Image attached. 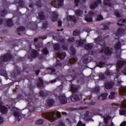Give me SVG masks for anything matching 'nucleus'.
<instances>
[{
	"label": "nucleus",
	"mask_w": 126,
	"mask_h": 126,
	"mask_svg": "<svg viewBox=\"0 0 126 126\" xmlns=\"http://www.w3.org/2000/svg\"><path fill=\"white\" fill-rule=\"evenodd\" d=\"M43 118L48 120V121H54L60 118L61 117V113L59 111H57L56 113L54 112H46L42 115Z\"/></svg>",
	"instance_id": "obj_1"
},
{
	"label": "nucleus",
	"mask_w": 126,
	"mask_h": 126,
	"mask_svg": "<svg viewBox=\"0 0 126 126\" xmlns=\"http://www.w3.org/2000/svg\"><path fill=\"white\" fill-rule=\"evenodd\" d=\"M70 89L72 94L69 99H70L72 102H76V101H80V100L82 99V95L81 94H74L75 92H77V88L71 86Z\"/></svg>",
	"instance_id": "obj_2"
},
{
	"label": "nucleus",
	"mask_w": 126,
	"mask_h": 126,
	"mask_svg": "<svg viewBox=\"0 0 126 126\" xmlns=\"http://www.w3.org/2000/svg\"><path fill=\"white\" fill-rule=\"evenodd\" d=\"M100 54H103L104 53L105 56L107 57H110L111 55H113V50L110 49L109 47H107V46H104L100 51Z\"/></svg>",
	"instance_id": "obj_3"
},
{
	"label": "nucleus",
	"mask_w": 126,
	"mask_h": 126,
	"mask_svg": "<svg viewBox=\"0 0 126 126\" xmlns=\"http://www.w3.org/2000/svg\"><path fill=\"white\" fill-rule=\"evenodd\" d=\"M13 56L10 53H7L5 54L4 56H2L0 57V62H7L9 61V60H11L12 59Z\"/></svg>",
	"instance_id": "obj_4"
},
{
	"label": "nucleus",
	"mask_w": 126,
	"mask_h": 126,
	"mask_svg": "<svg viewBox=\"0 0 126 126\" xmlns=\"http://www.w3.org/2000/svg\"><path fill=\"white\" fill-rule=\"evenodd\" d=\"M56 98H58L59 100L60 103L62 105H65L67 103V98L66 97L65 95H60L56 96Z\"/></svg>",
	"instance_id": "obj_5"
},
{
	"label": "nucleus",
	"mask_w": 126,
	"mask_h": 126,
	"mask_svg": "<svg viewBox=\"0 0 126 126\" xmlns=\"http://www.w3.org/2000/svg\"><path fill=\"white\" fill-rule=\"evenodd\" d=\"M125 32H126V29L125 28H119L115 32L116 36L118 37V38H121L125 34Z\"/></svg>",
	"instance_id": "obj_6"
},
{
	"label": "nucleus",
	"mask_w": 126,
	"mask_h": 126,
	"mask_svg": "<svg viewBox=\"0 0 126 126\" xmlns=\"http://www.w3.org/2000/svg\"><path fill=\"white\" fill-rule=\"evenodd\" d=\"M115 86V82L113 81H107L104 83V87L107 90L112 89Z\"/></svg>",
	"instance_id": "obj_7"
},
{
	"label": "nucleus",
	"mask_w": 126,
	"mask_h": 126,
	"mask_svg": "<svg viewBox=\"0 0 126 126\" xmlns=\"http://www.w3.org/2000/svg\"><path fill=\"white\" fill-rule=\"evenodd\" d=\"M39 55V52L36 50H32L30 56H28V59H35Z\"/></svg>",
	"instance_id": "obj_8"
},
{
	"label": "nucleus",
	"mask_w": 126,
	"mask_h": 126,
	"mask_svg": "<svg viewBox=\"0 0 126 126\" xmlns=\"http://www.w3.org/2000/svg\"><path fill=\"white\" fill-rule=\"evenodd\" d=\"M99 3H102V0H97V1L92 3L90 5V8L91 9H95L99 5Z\"/></svg>",
	"instance_id": "obj_9"
},
{
	"label": "nucleus",
	"mask_w": 126,
	"mask_h": 126,
	"mask_svg": "<svg viewBox=\"0 0 126 126\" xmlns=\"http://www.w3.org/2000/svg\"><path fill=\"white\" fill-rule=\"evenodd\" d=\"M7 111H8L7 107L2 105H0V112L1 114L6 115L7 114Z\"/></svg>",
	"instance_id": "obj_10"
},
{
	"label": "nucleus",
	"mask_w": 126,
	"mask_h": 126,
	"mask_svg": "<svg viewBox=\"0 0 126 126\" xmlns=\"http://www.w3.org/2000/svg\"><path fill=\"white\" fill-rule=\"evenodd\" d=\"M26 100L28 101L29 105H30L31 103L34 102H34H37L38 101V98H36L35 97H31V95H28L27 98H26Z\"/></svg>",
	"instance_id": "obj_11"
},
{
	"label": "nucleus",
	"mask_w": 126,
	"mask_h": 126,
	"mask_svg": "<svg viewBox=\"0 0 126 126\" xmlns=\"http://www.w3.org/2000/svg\"><path fill=\"white\" fill-rule=\"evenodd\" d=\"M55 105V100L53 99H48L46 100V106L47 107H53Z\"/></svg>",
	"instance_id": "obj_12"
},
{
	"label": "nucleus",
	"mask_w": 126,
	"mask_h": 126,
	"mask_svg": "<svg viewBox=\"0 0 126 126\" xmlns=\"http://www.w3.org/2000/svg\"><path fill=\"white\" fill-rule=\"evenodd\" d=\"M44 85V81H43V79L41 77H39L38 78V81L36 84V86L38 88L42 89Z\"/></svg>",
	"instance_id": "obj_13"
},
{
	"label": "nucleus",
	"mask_w": 126,
	"mask_h": 126,
	"mask_svg": "<svg viewBox=\"0 0 126 126\" xmlns=\"http://www.w3.org/2000/svg\"><path fill=\"white\" fill-rule=\"evenodd\" d=\"M126 61H124L123 60H119L117 63V66L118 68H122L125 64H126Z\"/></svg>",
	"instance_id": "obj_14"
},
{
	"label": "nucleus",
	"mask_w": 126,
	"mask_h": 126,
	"mask_svg": "<svg viewBox=\"0 0 126 126\" xmlns=\"http://www.w3.org/2000/svg\"><path fill=\"white\" fill-rule=\"evenodd\" d=\"M58 16L59 15L56 11L52 12V17H51V20L53 22H55V21H57V20H58Z\"/></svg>",
	"instance_id": "obj_15"
},
{
	"label": "nucleus",
	"mask_w": 126,
	"mask_h": 126,
	"mask_svg": "<svg viewBox=\"0 0 126 126\" xmlns=\"http://www.w3.org/2000/svg\"><path fill=\"white\" fill-rule=\"evenodd\" d=\"M83 59L84 63H88L90 62L89 60H91V57H89V55H86L83 57Z\"/></svg>",
	"instance_id": "obj_16"
},
{
	"label": "nucleus",
	"mask_w": 126,
	"mask_h": 126,
	"mask_svg": "<svg viewBox=\"0 0 126 126\" xmlns=\"http://www.w3.org/2000/svg\"><path fill=\"white\" fill-rule=\"evenodd\" d=\"M15 3H17L20 7L23 8L25 6V2L23 0H19L18 1H15Z\"/></svg>",
	"instance_id": "obj_17"
},
{
	"label": "nucleus",
	"mask_w": 126,
	"mask_h": 126,
	"mask_svg": "<svg viewBox=\"0 0 126 126\" xmlns=\"http://www.w3.org/2000/svg\"><path fill=\"white\" fill-rule=\"evenodd\" d=\"M46 16L44 12L41 11L38 13V19L39 20H44Z\"/></svg>",
	"instance_id": "obj_18"
},
{
	"label": "nucleus",
	"mask_w": 126,
	"mask_h": 126,
	"mask_svg": "<svg viewBox=\"0 0 126 126\" xmlns=\"http://www.w3.org/2000/svg\"><path fill=\"white\" fill-rule=\"evenodd\" d=\"M84 40H82L81 39L76 40V43L77 44V47H83L84 46Z\"/></svg>",
	"instance_id": "obj_19"
},
{
	"label": "nucleus",
	"mask_w": 126,
	"mask_h": 126,
	"mask_svg": "<svg viewBox=\"0 0 126 126\" xmlns=\"http://www.w3.org/2000/svg\"><path fill=\"white\" fill-rule=\"evenodd\" d=\"M14 117L17 119V122L20 121V119H19V117L21 116V114L19 111H14L13 112Z\"/></svg>",
	"instance_id": "obj_20"
},
{
	"label": "nucleus",
	"mask_w": 126,
	"mask_h": 126,
	"mask_svg": "<svg viewBox=\"0 0 126 126\" xmlns=\"http://www.w3.org/2000/svg\"><path fill=\"white\" fill-rule=\"evenodd\" d=\"M84 48L87 51H89V50H92L93 49V45L91 43H88L85 45Z\"/></svg>",
	"instance_id": "obj_21"
},
{
	"label": "nucleus",
	"mask_w": 126,
	"mask_h": 126,
	"mask_svg": "<svg viewBox=\"0 0 126 126\" xmlns=\"http://www.w3.org/2000/svg\"><path fill=\"white\" fill-rule=\"evenodd\" d=\"M85 20L87 21V22H92L93 19L92 18V16H90V15H86L85 17Z\"/></svg>",
	"instance_id": "obj_22"
},
{
	"label": "nucleus",
	"mask_w": 126,
	"mask_h": 126,
	"mask_svg": "<svg viewBox=\"0 0 126 126\" xmlns=\"http://www.w3.org/2000/svg\"><path fill=\"white\" fill-rule=\"evenodd\" d=\"M0 75L4 77H7V72L3 69H0Z\"/></svg>",
	"instance_id": "obj_23"
},
{
	"label": "nucleus",
	"mask_w": 126,
	"mask_h": 126,
	"mask_svg": "<svg viewBox=\"0 0 126 126\" xmlns=\"http://www.w3.org/2000/svg\"><path fill=\"white\" fill-rule=\"evenodd\" d=\"M122 47V43H121V42L118 41L117 42L115 45L114 46V48L115 50H116V51H118V50H120V49H121V48Z\"/></svg>",
	"instance_id": "obj_24"
},
{
	"label": "nucleus",
	"mask_w": 126,
	"mask_h": 126,
	"mask_svg": "<svg viewBox=\"0 0 126 126\" xmlns=\"http://www.w3.org/2000/svg\"><path fill=\"white\" fill-rule=\"evenodd\" d=\"M111 0H104L103 4L111 7H112V2H111Z\"/></svg>",
	"instance_id": "obj_25"
},
{
	"label": "nucleus",
	"mask_w": 126,
	"mask_h": 126,
	"mask_svg": "<svg viewBox=\"0 0 126 126\" xmlns=\"http://www.w3.org/2000/svg\"><path fill=\"white\" fill-rule=\"evenodd\" d=\"M15 75H19L20 74V68L18 66L15 67V71H14Z\"/></svg>",
	"instance_id": "obj_26"
},
{
	"label": "nucleus",
	"mask_w": 126,
	"mask_h": 126,
	"mask_svg": "<svg viewBox=\"0 0 126 126\" xmlns=\"http://www.w3.org/2000/svg\"><path fill=\"white\" fill-rule=\"evenodd\" d=\"M75 13L77 16H82V14H83V11L80 10V9H78L75 10Z\"/></svg>",
	"instance_id": "obj_27"
},
{
	"label": "nucleus",
	"mask_w": 126,
	"mask_h": 126,
	"mask_svg": "<svg viewBox=\"0 0 126 126\" xmlns=\"http://www.w3.org/2000/svg\"><path fill=\"white\" fill-rule=\"evenodd\" d=\"M100 92V87L97 86L93 89L91 91L92 93H99Z\"/></svg>",
	"instance_id": "obj_28"
},
{
	"label": "nucleus",
	"mask_w": 126,
	"mask_h": 126,
	"mask_svg": "<svg viewBox=\"0 0 126 126\" xmlns=\"http://www.w3.org/2000/svg\"><path fill=\"white\" fill-rule=\"evenodd\" d=\"M39 94L41 97H47V96H48V93L44 91H40Z\"/></svg>",
	"instance_id": "obj_29"
},
{
	"label": "nucleus",
	"mask_w": 126,
	"mask_h": 126,
	"mask_svg": "<svg viewBox=\"0 0 126 126\" xmlns=\"http://www.w3.org/2000/svg\"><path fill=\"white\" fill-rule=\"evenodd\" d=\"M53 49L55 51H59L61 49V45L59 43H55L53 45Z\"/></svg>",
	"instance_id": "obj_30"
},
{
	"label": "nucleus",
	"mask_w": 126,
	"mask_h": 126,
	"mask_svg": "<svg viewBox=\"0 0 126 126\" xmlns=\"http://www.w3.org/2000/svg\"><path fill=\"white\" fill-rule=\"evenodd\" d=\"M6 13H7V10L4 9L0 11V15L1 17H4V16H5V14H6Z\"/></svg>",
	"instance_id": "obj_31"
},
{
	"label": "nucleus",
	"mask_w": 126,
	"mask_h": 126,
	"mask_svg": "<svg viewBox=\"0 0 126 126\" xmlns=\"http://www.w3.org/2000/svg\"><path fill=\"white\" fill-rule=\"evenodd\" d=\"M106 65V63L100 62H99V63H96V66L97 67H100V68H102L104 66V65Z\"/></svg>",
	"instance_id": "obj_32"
},
{
	"label": "nucleus",
	"mask_w": 126,
	"mask_h": 126,
	"mask_svg": "<svg viewBox=\"0 0 126 126\" xmlns=\"http://www.w3.org/2000/svg\"><path fill=\"white\" fill-rule=\"evenodd\" d=\"M7 26L8 27H11L13 25V23L12 22V20L11 19H9L7 20Z\"/></svg>",
	"instance_id": "obj_33"
},
{
	"label": "nucleus",
	"mask_w": 126,
	"mask_h": 126,
	"mask_svg": "<svg viewBox=\"0 0 126 126\" xmlns=\"http://www.w3.org/2000/svg\"><path fill=\"white\" fill-rule=\"evenodd\" d=\"M101 41V37L98 36L97 38L94 39V43L96 45H100V42Z\"/></svg>",
	"instance_id": "obj_34"
},
{
	"label": "nucleus",
	"mask_w": 126,
	"mask_h": 126,
	"mask_svg": "<svg viewBox=\"0 0 126 126\" xmlns=\"http://www.w3.org/2000/svg\"><path fill=\"white\" fill-rule=\"evenodd\" d=\"M65 56H66V54L65 52L61 53L60 54H59V57L60 60H63L64 58H65Z\"/></svg>",
	"instance_id": "obj_35"
},
{
	"label": "nucleus",
	"mask_w": 126,
	"mask_h": 126,
	"mask_svg": "<svg viewBox=\"0 0 126 126\" xmlns=\"http://www.w3.org/2000/svg\"><path fill=\"white\" fill-rule=\"evenodd\" d=\"M25 30H26L25 27L22 26L18 27L17 29V31L18 32H24V31H25Z\"/></svg>",
	"instance_id": "obj_36"
},
{
	"label": "nucleus",
	"mask_w": 126,
	"mask_h": 126,
	"mask_svg": "<svg viewBox=\"0 0 126 126\" xmlns=\"http://www.w3.org/2000/svg\"><path fill=\"white\" fill-rule=\"evenodd\" d=\"M35 125H43L44 120L43 119H38L35 122Z\"/></svg>",
	"instance_id": "obj_37"
},
{
	"label": "nucleus",
	"mask_w": 126,
	"mask_h": 126,
	"mask_svg": "<svg viewBox=\"0 0 126 126\" xmlns=\"http://www.w3.org/2000/svg\"><path fill=\"white\" fill-rule=\"evenodd\" d=\"M115 95H116V93L113 92H111L110 94L108 96L109 99H115Z\"/></svg>",
	"instance_id": "obj_38"
},
{
	"label": "nucleus",
	"mask_w": 126,
	"mask_h": 126,
	"mask_svg": "<svg viewBox=\"0 0 126 126\" xmlns=\"http://www.w3.org/2000/svg\"><path fill=\"white\" fill-rule=\"evenodd\" d=\"M119 114L121 116H126V110L125 109H121L119 111Z\"/></svg>",
	"instance_id": "obj_39"
},
{
	"label": "nucleus",
	"mask_w": 126,
	"mask_h": 126,
	"mask_svg": "<svg viewBox=\"0 0 126 126\" xmlns=\"http://www.w3.org/2000/svg\"><path fill=\"white\" fill-rule=\"evenodd\" d=\"M76 18L74 16H68L67 17V20L69 21H74V20L76 19Z\"/></svg>",
	"instance_id": "obj_40"
},
{
	"label": "nucleus",
	"mask_w": 126,
	"mask_h": 126,
	"mask_svg": "<svg viewBox=\"0 0 126 126\" xmlns=\"http://www.w3.org/2000/svg\"><path fill=\"white\" fill-rule=\"evenodd\" d=\"M35 5L37 6V7H42L43 4H42L41 0H38V1H37L35 3Z\"/></svg>",
	"instance_id": "obj_41"
},
{
	"label": "nucleus",
	"mask_w": 126,
	"mask_h": 126,
	"mask_svg": "<svg viewBox=\"0 0 126 126\" xmlns=\"http://www.w3.org/2000/svg\"><path fill=\"white\" fill-rule=\"evenodd\" d=\"M73 35L74 36H79L80 35V31L78 30H75L73 32Z\"/></svg>",
	"instance_id": "obj_42"
},
{
	"label": "nucleus",
	"mask_w": 126,
	"mask_h": 126,
	"mask_svg": "<svg viewBox=\"0 0 126 126\" xmlns=\"http://www.w3.org/2000/svg\"><path fill=\"white\" fill-rule=\"evenodd\" d=\"M49 26V23H48V22H45L43 23L42 25V29L44 30H46L47 28H48V26Z\"/></svg>",
	"instance_id": "obj_43"
},
{
	"label": "nucleus",
	"mask_w": 126,
	"mask_h": 126,
	"mask_svg": "<svg viewBox=\"0 0 126 126\" xmlns=\"http://www.w3.org/2000/svg\"><path fill=\"white\" fill-rule=\"evenodd\" d=\"M42 53L44 55H48V54H49V51H48V48L47 47L43 48L42 50Z\"/></svg>",
	"instance_id": "obj_44"
},
{
	"label": "nucleus",
	"mask_w": 126,
	"mask_h": 126,
	"mask_svg": "<svg viewBox=\"0 0 126 126\" xmlns=\"http://www.w3.org/2000/svg\"><path fill=\"white\" fill-rule=\"evenodd\" d=\"M107 96H108V94L107 93L102 94L100 95L102 100H106L107 99Z\"/></svg>",
	"instance_id": "obj_45"
},
{
	"label": "nucleus",
	"mask_w": 126,
	"mask_h": 126,
	"mask_svg": "<svg viewBox=\"0 0 126 126\" xmlns=\"http://www.w3.org/2000/svg\"><path fill=\"white\" fill-rule=\"evenodd\" d=\"M114 15L116 17L121 18V14H120V12H119V11L118 10H116L114 11Z\"/></svg>",
	"instance_id": "obj_46"
},
{
	"label": "nucleus",
	"mask_w": 126,
	"mask_h": 126,
	"mask_svg": "<svg viewBox=\"0 0 126 126\" xmlns=\"http://www.w3.org/2000/svg\"><path fill=\"white\" fill-rule=\"evenodd\" d=\"M58 2V5L60 7L63 5V0H57Z\"/></svg>",
	"instance_id": "obj_47"
},
{
	"label": "nucleus",
	"mask_w": 126,
	"mask_h": 126,
	"mask_svg": "<svg viewBox=\"0 0 126 126\" xmlns=\"http://www.w3.org/2000/svg\"><path fill=\"white\" fill-rule=\"evenodd\" d=\"M103 19H104L103 16H102V15H99L97 16L96 20V21H100L101 20H103Z\"/></svg>",
	"instance_id": "obj_48"
},
{
	"label": "nucleus",
	"mask_w": 126,
	"mask_h": 126,
	"mask_svg": "<svg viewBox=\"0 0 126 126\" xmlns=\"http://www.w3.org/2000/svg\"><path fill=\"white\" fill-rule=\"evenodd\" d=\"M101 26H102V28H101V29H102L103 30H109V26L106 25H104V24H101Z\"/></svg>",
	"instance_id": "obj_49"
},
{
	"label": "nucleus",
	"mask_w": 126,
	"mask_h": 126,
	"mask_svg": "<svg viewBox=\"0 0 126 126\" xmlns=\"http://www.w3.org/2000/svg\"><path fill=\"white\" fill-rule=\"evenodd\" d=\"M70 51L72 53V55L73 56H75V55L76 54V50L74 49V48H71Z\"/></svg>",
	"instance_id": "obj_50"
},
{
	"label": "nucleus",
	"mask_w": 126,
	"mask_h": 126,
	"mask_svg": "<svg viewBox=\"0 0 126 126\" xmlns=\"http://www.w3.org/2000/svg\"><path fill=\"white\" fill-rule=\"evenodd\" d=\"M74 42V37H70L67 40V43H73Z\"/></svg>",
	"instance_id": "obj_51"
},
{
	"label": "nucleus",
	"mask_w": 126,
	"mask_h": 126,
	"mask_svg": "<svg viewBox=\"0 0 126 126\" xmlns=\"http://www.w3.org/2000/svg\"><path fill=\"white\" fill-rule=\"evenodd\" d=\"M85 103L88 104V105H89L90 106H94V105H95V101H92L91 102H85Z\"/></svg>",
	"instance_id": "obj_52"
},
{
	"label": "nucleus",
	"mask_w": 126,
	"mask_h": 126,
	"mask_svg": "<svg viewBox=\"0 0 126 126\" xmlns=\"http://www.w3.org/2000/svg\"><path fill=\"white\" fill-rule=\"evenodd\" d=\"M105 74L106 75H108V76H110L111 75H112V73L109 70H107L105 72Z\"/></svg>",
	"instance_id": "obj_53"
},
{
	"label": "nucleus",
	"mask_w": 126,
	"mask_h": 126,
	"mask_svg": "<svg viewBox=\"0 0 126 126\" xmlns=\"http://www.w3.org/2000/svg\"><path fill=\"white\" fill-rule=\"evenodd\" d=\"M77 126H85V124L82 123L81 121H79L77 125Z\"/></svg>",
	"instance_id": "obj_54"
},
{
	"label": "nucleus",
	"mask_w": 126,
	"mask_h": 126,
	"mask_svg": "<svg viewBox=\"0 0 126 126\" xmlns=\"http://www.w3.org/2000/svg\"><path fill=\"white\" fill-rule=\"evenodd\" d=\"M120 93L121 94H124V93H126V91L125 89L122 88L120 89Z\"/></svg>",
	"instance_id": "obj_55"
},
{
	"label": "nucleus",
	"mask_w": 126,
	"mask_h": 126,
	"mask_svg": "<svg viewBox=\"0 0 126 126\" xmlns=\"http://www.w3.org/2000/svg\"><path fill=\"white\" fill-rule=\"evenodd\" d=\"M62 49L63 50H68V46L67 45H62Z\"/></svg>",
	"instance_id": "obj_56"
},
{
	"label": "nucleus",
	"mask_w": 126,
	"mask_h": 126,
	"mask_svg": "<svg viewBox=\"0 0 126 126\" xmlns=\"http://www.w3.org/2000/svg\"><path fill=\"white\" fill-rule=\"evenodd\" d=\"M59 126H65V125H64V123H63V122L62 121H60L59 122Z\"/></svg>",
	"instance_id": "obj_57"
},
{
	"label": "nucleus",
	"mask_w": 126,
	"mask_h": 126,
	"mask_svg": "<svg viewBox=\"0 0 126 126\" xmlns=\"http://www.w3.org/2000/svg\"><path fill=\"white\" fill-rule=\"evenodd\" d=\"M104 117V120H106L107 121H108V120H110V119H111V116L109 115H107L106 117L103 116Z\"/></svg>",
	"instance_id": "obj_58"
},
{
	"label": "nucleus",
	"mask_w": 126,
	"mask_h": 126,
	"mask_svg": "<svg viewBox=\"0 0 126 126\" xmlns=\"http://www.w3.org/2000/svg\"><path fill=\"white\" fill-rule=\"evenodd\" d=\"M99 78L100 79H105V76L104 75V74H101L99 75Z\"/></svg>",
	"instance_id": "obj_59"
},
{
	"label": "nucleus",
	"mask_w": 126,
	"mask_h": 126,
	"mask_svg": "<svg viewBox=\"0 0 126 126\" xmlns=\"http://www.w3.org/2000/svg\"><path fill=\"white\" fill-rule=\"evenodd\" d=\"M58 27H61L62 25L63 24V23L62 22V21H59L58 22Z\"/></svg>",
	"instance_id": "obj_60"
},
{
	"label": "nucleus",
	"mask_w": 126,
	"mask_h": 126,
	"mask_svg": "<svg viewBox=\"0 0 126 126\" xmlns=\"http://www.w3.org/2000/svg\"><path fill=\"white\" fill-rule=\"evenodd\" d=\"M120 76V75L119 74V73H117L116 74L115 77H114V79H119V77Z\"/></svg>",
	"instance_id": "obj_61"
},
{
	"label": "nucleus",
	"mask_w": 126,
	"mask_h": 126,
	"mask_svg": "<svg viewBox=\"0 0 126 126\" xmlns=\"http://www.w3.org/2000/svg\"><path fill=\"white\" fill-rule=\"evenodd\" d=\"M58 91L60 92H63V86H60L58 88Z\"/></svg>",
	"instance_id": "obj_62"
},
{
	"label": "nucleus",
	"mask_w": 126,
	"mask_h": 126,
	"mask_svg": "<svg viewBox=\"0 0 126 126\" xmlns=\"http://www.w3.org/2000/svg\"><path fill=\"white\" fill-rule=\"evenodd\" d=\"M120 126H126V121H124L122 122Z\"/></svg>",
	"instance_id": "obj_63"
},
{
	"label": "nucleus",
	"mask_w": 126,
	"mask_h": 126,
	"mask_svg": "<svg viewBox=\"0 0 126 126\" xmlns=\"http://www.w3.org/2000/svg\"><path fill=\"white\" fill-rule=\"evenodd\" d=\"M121 21H122V23H126V19H124L122 20V19H120L119 20V22H121Z\"/></svg>",
	"instance_id": "obj_64"
}]
</instances>
